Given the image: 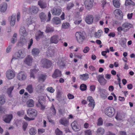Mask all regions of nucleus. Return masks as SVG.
<instances>
[{
    "label": "nucleus",
    "mask_w": 135,
    "mask_h": 135,
    "mask_svg": "<svg viewBox=\"0 0 135 135\" xmlns=\"http://www.w3.org/2000/svg\"><path fill=\"white\" fill-rule=\"evenodd\" d=\"M27 113L28 115L30 118L25 115L24 117V119L30 121L34 119V118L36 117L37 115V112L35 109L30 108L27 110Z\"/></svg>",
    "instance_id": "1"
},
{
    "label": "nucleus",
    "mask_w": 135,
    "mask_h": 135,
    "mask_svg": "<svg viewBox=\"0 0 135 135\" xmlns=\"http://www.w3.org/2000/svg\"><path fill=\"white\" fill-rule=\"evenodd\" d=\"M45 102V98L43 96H41L39 97L38 102L36 104V106L38 107H41L42 110H44L45 108L44 104Z\"/></svg>",
    "instance_id": "2"
},
{
    "label": "nucleus",
    "mask_w": 135,
    "mask_h": 135,
    "mask_svg": "<svg viewBox=\"0 0 135 135\" xmlns=\"http://www.w3.org/2000/svg\"><path fill=\"white\" fill-rule=\"evenodd\" d=\"M76 39L80 43H81L85 39V35L84 32H77L75 35Z\"/></svg>",
    "instance_id": "3"
},
{
    "label": "nucleus",
    "mask_w": 135,
    "mask_h": 135,
    "mask_svg": "<svg viewBox=\"0 0 135 135\" xmlns=\"http://www.w3.org/2000/svg\"><path fill=\"white\" fill-rule=\"evenodd\" d=\"M105 114L109 117H112L115 114V111L114 108L111 107L107 108L105 109Z\"/></svg>",
    "instance_id": "4"
},
{
    "label": "nucleus",
    "mask_w": 135,
    "mask_h": 135,
    "mask_svg": "<svg viewBox=\"0 0 135 135\" xmlns=\"http://www.w3.org/2000/svg\"><path fill=\"white\" fill-rule=\"evenodd\" d=\"M98 91L99 92L101 97L103 99L106 98L108 95L106 90L105 89H102L100 87L99 88Z\"/></svg>",
    "instance_id": "5"
},
{
    "label": "nucleus",
    "mask_w": 135,
    "mask_h": 135,
    "mask_svg": "<svg viewBox=\"0 0 135 135\" xmlns=\"http://www.w3.org/2000/svg\"><path fill=\"white\" fill-rule=\"evenodd\" d=\"M98 81L101 85H104L107 83V81L104 78L103 75H100L97 77Z\"/></svg>",
    "instance_id": "6"
},
{
    "label": "nucleus",
    "mask_w": 135,
    "mask_h": 135,
    "mask_svg": "<svg viewBox=\"0 0 135 135\" xmlns=\"http://www.w3.org/2000/svg\"><path fill=\"white\" fill-rule=\"evenodd\" d=\"M17 79L20 80H25L26 78L27 75L24 71H21L17 75Z\"/></svg>",
    "instance_id": "7"
},
{
    "label": "nucleus",
    "mask_w": 135,
    "mask_h": 135,
    "mask_svg": "<svg viewBox=\"0 0 135 135\" xmlns=\"http://www.w3.org/2000/svg\"><path fill=\"white\" fill-rule=\"evenodd\" d=\"M13 118L12 114H6L3 117V120L6 123H9Z\"/></svg>",
    "instance_id": "8"
},
{
    "label": "nucleus",
    "mask_w": 135,
    "mask_h": 135,
    "mask_svg": "<svg viewBox=\"0 0 135 135\" xmlns=\"http://www.w3.org/2000/svg\"><path fill=\"white\" fill-rule=\"evenodd\" d=\"M93 0H85L84 4L87 9H90L93 5Z\"/></svg>",
    "instance_id": "9"
},
{
    "label": "nucleus",
    "mask_w": 135,
    "mask_h": 135,
    "mask_svg": "<svg viewBox=\"0 0 135 135\" xmlns=\"http://www.w3.org/2000/svg\"><path fill=\"white\" fill-rule=\"evenodd\" d=\"M51 12L53 15L59 16L61 14V10L57 7H55L52 9Z\"/></svg>",
    "instance_id": "10"
},
{
    "label": "nucleus",
    "mask_w": 135,
    "mask_h": 135,
    "mask_svg": "<svg viewBox=\"0 0 135 135\" xmlns=\"http://www.w3.org/2000/svg\"><path fill=\"white\" fill-rule=\"evenodd\" d=\"M29 12L32 15L36 14L38 11V7L36 6H32L30 7L28 9Z\"/></svg>",
    "instance_id": "11"
},
{
    "label": "nucleus",
    "mask_w": 135,
    "mask_h": 135,
    "mask_svg": "<svg viewBox=\"0 0 135 135\" xmlns=\"http://www.w3.org/2000/svg\"><path fill=\"white\" fill-rule=\"evenodd\" d=\"M71 126L72 129L75 131H78L80 130V127L76 121H74L71 123Z\"/></svg>",
    "instance_id": "12"
},
{
    "label": "nucleus",
    "mask_w": 135,
    "mask_h": 135,
    "mask_svg": "<svg viewBox=\"0 0 135 135\" xmlns=\"http://www.w3.org/2000/svg\"><path fill=\"white\" fill-rule=\"evenodd\" d=\"M87 100L90 102L88 104L89 106L90 107H91L93 109L95 105L94 100L91 97L89 96L87 98Z\"/></svg>",
    "instance_id": "13"
},
{
    "label": "nucleus",
    "mask_w": 135,
    "mask_h": 135,
    "mask_svg": "<svg viewBox=\"0 0 135 135\" xmlns=\"http://www.w3.org/2000/svg\"><path fill=\"white\" fill-rule=\"evenodd\" d=\"M41 62L42 64L43 65V67L46 68H49L51 67V62L49 61H48L46 59L42 60Z\"/></svg>",
    "instance_id": "14"
},
{
    "label": "nucleus",
    "mask_w": 135,
    "mask_h": 135,
    "mask_svg": "<svg viewBox=\"0 0 135 135\" xmlns=\"http://www.w3.org/2000/svg\"><path fill=\"white\" fill-rule=\"evenodd\" d=\"M59 38L58 36L55 35L52 36L50 38V43L57 44L59 42Z\"/></svg>",
    "instance_id": "15"
},
{
    "label": "nucleus",
    "mask_w": 135,
    "mask_h": 135,
    "mask_svg": "<svg viewBox=\"0 0 135 135\" xmlns=\"http://www.w3.org/2000/svg\"><path fill=\"white\" fill-rule=\"evenodd\" d=\"M6 76L8 79H11L14 77L15 74L12 71L9 70L7 72Z\"/></svg>",
    "instance_id": "16"
},
{
    "label": "nucleus",
    "mask_w": 135,
    "mask_h": 135,
    "mask_svg": "<svg viewBox=\"0 0 135 135\" xmlns=\"http://www.w3.org/2000/svg\"><path fill=\"white\" fill-rule=\"evenodd\" d=\"M61 71L58 69H56L53 74L52 76L54 78H56L61 77Z\"/></svg>",
    "instance_id": "17"
},
{
    "label": "nucleus",
    "mask_w": 135,
    "mask_h": 135,
    "mask_svg": "<svg viewBox=\"0 0 135 135\" xmlns=\"http://www.w3.org/2000/svg\"><path fill=\"white\" fill-rule=\"evenodd\" d=\"M93 17L92 15H89L86 16L85 21L88 24H90L93 22Z\"/></svg>",
    "instance_id": "18"
},
{
    "label": "nucleus",
    "mask_w": 135,
    "mask_h": 135,
    "mask_svg": "<svg viewBox=\"0 0 135 135\" xmlns=\"http://www.w3.org/2000/svg\"><path fill=\"white\" fill-rule=\"evenodd\" d=\"M32 58L31 56L28 55L25 59L24 61L25 63L28 65H30L32 63Z\"/></svg>",
    "instance_id": "19"
},
{
    "label": "nucleus",
    "mask_w": 135,
    "mask_h": 135,
    "mask_svg": "<svg viewBox=\"0 0 135 135\" xmlns=\"http://www.w3.org/2000/svg\"><path fill=\"white\" fill-rule=\"evenodd\" d=\"M46 77L47 75L46 74H41L38 77V81L39 82H44L45 81Z\"/></svg>",
    "instance_id": "20"
},
{
    "label": "nucleus",
    "mask_w": 135,
    "mask_h": 135,
    "mask_svg": "<svg viewBox=\"0 0 135 135\" xmlns=\"http://www.w3.org/2000/svg\"><path fill=\"white\" fill-rule=\"evenodd\" d=\"M54 53L53 49L51 50L50 48H49L46 51L47 56L48 57H51L54 55Z\"/></svg>",
    "instance_id": "21"
},
{
    "label": "nucleus",
    "mask_w": 135,
    "mask_h": 135,
    "mask_svg": "<svg viewBox=\"0 0 135 135\" xmlns=\"http://www.w3.org/2000/svg\"><path fill=\"white\" fill-rule=\"evenodd\" d=\"M40 52V50L36 48L33 49H32V54L35 56H37Z\"/></svg>",
    "instance_id": "22"
},
{
    "label": "nucleus",
    "mask_w": 135,
    "mask_h": 135,
    "mask_svg": "<svg viewBox=\"0 0 135 135\" xmlns=\"http://www.w3.org/2000/svg\"><path fill=\"white\" fill-rule=\"evenodd\" d=\"M122 26L124 29L125 28H127V29H126V30H129L133 27L132 25L129 23H124L122 25Z\"/></svg>",
    "instance_id": "23"
},
{
    "label": "nucleus",
    "mask_w": 135,
    "mask_h": 135,
    "mask_svg": "<svg viewBox=\"0 0 135 135\" xmlns=\"http://www.w3.org/2000/svg\"><path fill=\"white\" fill-rule=\"evenodd\" d=\"M20 33L21 35L23 36H26L27 34V32L26 31L25 28L24 27H21L20 30Z\"/></svg>",
    "instance_id": "24"
},
{
    "label": "nucleus",
    "mask_w": 135,
    "mask_h": 135,
    "mask_svg": "<svg viewBox=\"0 0 135 135\" xmlns=\"http://www.w3.org/2000/svg\"><path fill=\"white\" fill-rule=\"evenodd\" d=\"M7 4L5 2H4L1 4L0 6L1 11L2 12H4L7 9Z\"/></svg>",
    "instance_id": "25"
},
{
    "label": "nucleus",
    "mask_w": 135,
    "mask_h": 135,
    "mask_svg": "<svg viewBox=\"0 0 135 135\" xmlns=\"http://www.w3.org/2000/svg\"><path fill=\"white\" fill-rule=\"evenodd\" d=\"M59 122L60 123L65 126L67 125L68 122V120H67L66 118H61Z\"/></svg>",
    "instance_id": "26"
},
{
    "label": "nucleus",
    "mask_w": 135,
    "mask_h": 135,
    "mask_svg": "<svg viewBox=\"0 0 135 135\" xmlns=\"http://www.w3.org/2000/svg\"><path fill=\"white\" fill-rule=\"evenodd\" d=\"M38 4L42 8H44L47 7L46 3L43 1H38Z\"/></svg>",
    "instance_id": "27"
},
{
    "label": "nucleus",
    "mask_w": 135,
    "mask_h": 135,
    "mask_svg": "<svg viewBox=\"0 0 135 135\" xmlns=\"http://www.w3.org/2000/svg\"><path fill=\"white\" fill-rule=\"evenodd\" d=\"M38 71L36 69H31L30 70V76L31 78H32L33 79L35 78L34 75L36 74Z\"/></svg>",
    "instance_id": "28"
},
{
    "label": "nucleus",
    "mask_w": 135,
    "mask_h": 135,
    "mask_svg": "<svg viewBox=\"0 0 135 135\" xmlns=\"http://www.w3.org/2000/svg\"><path fill=\"white\" fill-rule=\"evenodd\" d=\"M26 43V40L25 38H21L19 41L18 44L19 46H22Z\"/></svg>",
    "instance_id": "29"
},
{
    "label": "nucleus",
    "mask_w": 135,
    "mask_h": 135,
    "mask_svg": "<svg viewBox=\"0 0 135 135\" xmlns=\"http://www.w3.org/2000/svg\"><path fill=\"white\" fill-rule=\"evenodd\" d=\"M52 20L53 22L56 25H58L61 23L60 19L58 17H54Z\"/></svg>",
    "instance_id": "30"
},
{
    "label": "nucleus",
    "mask_w": 135,
    "mask_h": 135,
    "mask_svg": "<svg viewBox=\"0 0 135 135\" xmlns=\"http://www.w3.org/2000/svg\"><path fill=\"white\" fill-rule=\"evenodd\" d=\"M40 17L41 22H44L46 19V16L43 12H41L40 14Z\"/></svg>",
    "instance_id": "31"
},
{
    "label": "nucleus",
    "mask_w": 135,
    "mask_h": 135,
    "mask_svg": "<svg viewBox=\"0 0 135 135\" xmlns=\"http://www.w3.org/2000/svg\"><path fill=\"white\" fill-rule=\"evenodd\" d=\"M16 15H12L11 16L10 24L11 26H13L15 24L16 20Z\"/></svg>",
    "instance_id": "32"
},
{
    "label": "nucleus",
    "mask_w": 135,
    "mask_h": 135,
    "mask_svg": "<svg viewBox=\"0 0 135 135\" xmlns=\"http://www.w3.org/2000/svg\"><path fill=\"white\" fill-rule=\"evenodd\" d=\"M26 104L28 107H33L34 106L33 101L32 99L29 100L27 102Z\"/></svg>",
    "instance_id": "33"
},
{
    "label": "nucleus",
    "mask_w": 135,
    "mask_h": 135,
    "mask_svg": "<svg viewBox=\"0 0 135 135\" xmlns=\"http://www.w3.org/2000/svg\"><path fill=\"white\" fill-rule=\"evenodd\" d=\"M126 40L125 38H123L121 39L120 41V44L121 46L123 47H125L126 45Z\"/></svg>",
    "instance_id": "34"
},
{
    "label": "nucleus",
    "mask_w": 135,
    "mask_h": 135,
    "mask_svg": "<svg viewBox=\"0 0 135 135\" xmlns=\"http://www.w3.org/2000/svg\"><path fill=\"white\" fill-rule=\"evenodd\" d=\"M44 86L40 85H38L36 88V91L40 93L44 90Z\"/></svg>",
    "instance_id": "35"
},
{
    "label": "nucleus",
    "mask_w": 135,
    "mask_h": 135,
    "mask_svg": "<svg viewBox=\"0 0 135 135\" xmlns=\"http://www.w3.org/2000/svg\"><path fill=\"white\" fill-rule=\"evenodd\" d=\"M44 36L43 34V32H40L37 35H36L35 36L36 38L37 41L40 40L41 38H43Z\"/></svg>",
    "instance_id": "36"
},
{
    "label": "nucleus",
    "mask_w": 135,
    "mask_h": 135,
    "mask_svg": "<svg viewBox=\"0 0 135 135\" xmlns=\"http://www.w3.org/2000/svg\"><path fill=\"white\" fill-rule=\"evenodd\" d=\"M113 4L115 7L119 8L120 6L119 2L118 0H113Z\"/></svg>",
    "instance_id": "37"
},
{
    "label": "nucleus",
    "mask_w": 135,
    "mask_h": 135,
    "mask_svg": "<svg viewBox=\"0 0 135 135\" xmlns=\"http://www.w3.org/2000/svg\"><path fill=\"white\" fill-rule=\"evenodd\" d=\"M104 132V129L102 128H99L97 132V135H102Z\"/></svg>",
    "instance_id": "38"
},
{
    "label": "nucleus",
    "mask_w": 135,
    "mask_h": 135,
    "mask_svg": "<svg viewBox=\"0 0 135 135\" xmlns=\"http://www.w3.org/2000/svg\"><path fill=\"white\" fill-rule=\"evenodd\" d=\"M26 89L30 93H32L33 92V89L32 88V86L31 84H30L27 86Z\"/></svg>",
    "instance_id": "39"
},
{
    "label": "nucleus",
    "mask_w": 135,
    "mask_h": 135,
    "mask_svg": "<svg viewBox=\"0 0 135 135\" xmlns=\"http://www.w3.org/2000/svg\"><path fill=\"white\" fill-rule=\"evenodd\" d=\"M80 76H81L80 78L83 80H86L89 78L88 75L87 74L81 75Z\"/></svg>",
    "instance_id": "40"
},
{
    "label": "nucleus",
    "mask_w": 135,
    "mask_h": 135,
    "mask_svg": "<svg viewBox=\"0 0 135 135\" xmlns=\"http://www.w3.org/2000/svg\"><path fill=\"white\" fill-rule=\"evenodd\" d=\"M37 132V130L34 128L32 127L29 130V133L31 135H35Z\"/></svg>",
    "instance_id": "41"
},
{
    "label": "nucleus",
    "mask_w": 135,
    "mask_h": 135,
    "mask_svg": "<svg viewBox=\"0 0 135 135\" xmlns=\"http://www.w3.org/2000/svg\"><path fill=\"white\" fill-rule=\"evenodd\" d=\"M17 35L16 33H15L13 37L11 39V43L13 44H14L17 41Z\"/></svg>",
    "instance_id": "42"
},
{
    "label": "nucleus",
    "mask_w": 135,
    "mask_h": 135,
    "mask_svg": "<svg viewBox=\"0 0 135 135\" xmlns=\"http://www.w3.org/2000/svg\"><path fill=\"white\" fill-rule=\"evenodd\" d=\"M135 3L131 0H126L125 5L126 6H128L130 5H134Z\"/></svg>",
    "instance_id": "43"
},
{
    "label": "nucleus",
    "mask_w": 135,
    "mask_h": 135,
    "mask_svg": "<svg viewBox=\"0 0 135 135\" xmlns=\"http://www.w3.org/2000/svg\"><path fill=\"white\" fill-rule=\"evenodd\" d=\"M74 6V4L73 3L70 2L67 4L66 9L68 10H69Z\"/></svg>",
    "instance_id": "44"
},
{
    "label": "nucleus",
    "mask_w": 135,
    "mask_h": 135,
    "mask_svg": "<svg viewBox=\"0 0 135 135\" xmlns=\"http://www.w3.org/2000/svg\"><path fill=\"white\" fill-rule=\"evenodd\" d=\"M102 32L101 30H99L97 32H95L94 34L95 37L96 38H99L101 36Z\"/></svg>",
    "instance_id": "45"
},
{
    "label": "nucleus",
    "mask_w": 135,
    "mask_h": 135,
    "mask_svg": "<svg viewBox=\"0 0 135 135\" xmlns=\"http://www.w3.org/2000/svg\"><path fill=\"white\" fill-rule=\"evenodd\" d=\"M87 89L86 85L84 84H81L80 86V89L82 91H85Z\"/></svg>",
    "instance_id": "46"
},
{
    "label": "nucleus",
    "mask_w": 135,
    "mask_h": 135,
    "mask_svg": "<svg viewBox=\"0 0 135 135\" xmlns=\"http://www.w3.org/2000/svg\"><path fill=\"white\" fill-rule=\"evenodd\" d=\"M5 102V98L3 96L0 97V105H2Z\"/></svg>",
    "instance_id": "47"
},
{
    "label": "nucleus",
    "mask_w": 135,
    "mask_h": 135,
    "mask_svg": "<svg viewBox=\"0 0 135 135\" xmlns=\"http://www.w3.org/2000/svg\"><path fill=\"white\" fill-rule=\"evenodd\" d=\"M14 88V86H12L10 87L8 89L7 91V93L9 95H10L12 90Z\"/></svg>",
    "instance_id": "48"
},
{
    "label": "nucleus",
    "mask_w": 135,
    "mask_h": 135,
    "mask_svg": "<svg viewBox=\"0 0 135 135\" xmlns=\"http://www.w3.org/2000/svg\"><path fill=\"white\" fill-rule=\"evenodd\" d=\"M19 57L20 58H23L25 57L24 51L22 50H19Z\"/></svg>",
    "instance_id": "49"
},
{
    "label": "nucleus",
    "mask_w": 135,
    "mask_h": 135,
    "mask_svg": "<svg viewBox=\"0 0 135 135\" xmlns=\"http://www.w3.org/2000/svg\"><path fill=\"white\" fill-rule=\"evenodd\" d=\"M55 133L56 135H62V132L58 128L55 130Z\"/></svg>",
    "instance_id": "50"
},
{
    "label": "nucleus",
    "mask_w": 135,
    "mask_h": 135,
    "mask_svg": "<svg viewBox=\"0 0 135 135\" xmlns=\"http://www.w3.org/2000/svg\"><path fill=\"white\" fill-rule=\"evenodd\" d=\"M70 25L68 23H63L62 25V28L64 29H66L68 28Z\"/></svg>",
    "instance_id": "51"
},
{
    "label": "nucleus",
    "mask_w": 135,
    "mask_h": 135,
    "mask_svg": "<svg viewBox=\"0 0 135 135\" xmlns=\"http://www.w3.org/2000/svg\"><path fill=\"white\" fill-rule=\"evenodd\" d=\"M103 123L102 118H99L98 120L97 125L100 126L102 125Z\"/></svg>",
    "instance_id": "52"
},
{
    "label": "nucleus",
    "mask_w": 135,
    "mask_h": 135,
    "mask_svg": "<svg viewBox=\"0 0 135 135\" xmlns=\"http://www.w3.org/2000/svg\"><path fill=\"white\" fill-rule=\"evenodd\" d=\"M50 109L51 110L52 112V114H54L55 115L56 113V110L53 105H52V106L50 108Z\"/></svg>",
    "instance_id": "53"
},
{
    "label": "nucleus",
    "mask_w": 135,
    "mask_h": 135,
    "mask_svg": "<svg viewBox=\"0 0 135 135\" xmlns=\"http://www.w3.org/2000/svg\"><path fill=\"white\" fill-rule=\"evenodd\" d=\"M54 30L53 28L49 27H47L46 29V32L47 33H48L50 32H52L54 31Z\"/></svg>",
    "instance_id": "54"
},
{
    "label": "nucleus",
    "mask_w": 135,
    "mask_h": 135,
    "mask_svg": "<svg viewBox=\"0 0 135 135\" xmlns=\"http://www.w3.org/2000/svg\"><path fill=\"white\" fill-rule=\"evenodd\" d=\"M6 109L4 107L0 106V113H4Z\"/></svg>",
    "instance_id": "55"
},
{
    "label": "nucleus",
    "mask_w": 135,
    "mask_h": 135,
    "mask_svg": "<svg viewBox=\"0 0 135 135\" xmlns=\"http://www.w3.org/2000/svg\"><path fill=\"white\" fill-rule=\"evenodd\" d=\"M85 135H91L92 134L91 131L90 129L85 131Z\"/></svg>",
    "instance_id": "56"
},
{
    "label": "nucleus",
    "mask_w": 135,
    "mask_h": 135,
    "mask_svg": "<svg viewBox=\"0 0 135 135\" xmlns=\"http://www.w3.org/2000/svg\"><path fill=\"white\" fill-rule=\"evenodd\" d=\"M58 65L60 66H65V65L64 62L63 61H59L58 62Z\"/></svg>",
    "instance_id": "57"
},
{
    "label": "nucleus",
    "mask_w": 135,
    "mask_h": 135,
    "mask_svg": "<svg viewBox=\"0 0 135 135\" xmlns=\"http://www.w3.org/2000/svg\"><path fill=\"white\" fill-rule=\"evenodd\" d=\"M48 91L51 93H53L54 91V90L52 87H50L47 88Z\"/></svg>",
    "instance_id": "58"
},
{
    "label": "nucleus",
    "mask_w": 135,
    "mask_h": 135,
    "mask_svg": "<svg viewBox=\"0 0 135 135\" xmlns=\"http://www.w3.org/2000/svg\"><path fill=\"white\" fill-rule=\"evenodd\" d=\"M33 43V41L32 39H31L30 40L29 43H28V49H30L31 46L32 45Z\"/></svg>",
    "instance_id": "59"
},
{
    "label": "nucleus",
    "mask_w": 135,
    "mask_h": 135,
    "mask_svg": "<svg viewBox=\"0 0 135 135\" xmlns=\"http://www.w3.org/2000/svg\"><path fill=\"white\" fill-rule=\"evenodd\" d=\"M28 124L26 123H25L22 126L23 129L24 131H25L26 128L27 127Z\"/></svg>",
    "instance_id": "60"
},
{
    "label": "nucleus",
    "mask_w": 135,
    "mask_h": 135,
    "mask_svg": "<svg viewBox=\"0 0 135 135\" xmlns=\"http://www.w3.org/2000/svg\"><path fill=\"white\" fill-rule=\"evenodd\" d=\"M68 98L69 99H73L74 98V96L73 95L70 94L69 93L68 95Z\"/></svg>",
    "instance_id": "61"
},
{
    "label": "nucleus",
    "mask_w": 135,
    "mask_h": 135,
    "mask_svg": "<svg viewBox=\"0 0 135 135\" xmlns=\"http://www.w3.org/2000/svg\"><path fill=\"white\" fill-rule=\"evenodd\" d=\"M89 47H86L84 48L83 51L84 53H86L89 51Z\"/></svg>",
    "instance_id": "62"
},
{
    "label": "nucleus",
    "mask_w": 135,
    "mask_h": 135,
    "mask_svg": "<svg viewBox=\"0 0 135 135\" xmlns=\"http://www.w3.org/2000/svg\"><path fill=\"white\" fill-rule=\"evenodd\" d=\"M19 50L18 51V52H16L15 53V59H17L18 58H20L19 57Z\"/></svg>",
    "instance_id": "63"
},
{
    "label": "nucleus",
    "mask_w": 135,
    "mask_h": 135,
    "mask_svg": "<svg viewBox=\"0 0 135 135\" xmlns=\"http://www.w3.org/2000/svg\"><path fill=\"white\" fill-rule=\"evenodd\" d=\"M89 69L91 71H95L96 70L95 68L92 65H90L89 67Z\"/></svg>",
    "instance_id": "64"
}]
</instances>
